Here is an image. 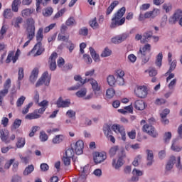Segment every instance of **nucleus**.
Listing matches in <instances>:
<instances>
[{
  "label": "nucleus",
  "mask_w": 182,
  "mask_h": 182,
  "mask_svg": "<svg viewBox=\"0 0 182 182\" xmlns=\"http://www.w3.org/2000/svg\"><path fill=\"white\" fill-rule=\"evenodd\" d=\"M81 171V178H86L89 174H90V166L85 165L83 167L80 168Z\"/></svg>",
  "instance_id": "nucleus-22"
},
{
  "label": "nucleus",
  "mask_w": 182,
  "mask_h": 182,
  "mask_svg": "<svg viewBox=\"0 0 182 182\" xmlns=\"http://www.w3.org/2000/svg\"><path fill=\"white\" fill-rule=\"evenodd\" d=\"M65 157H68L70 159H73V156H75V150L73 148H69L65 151Z\"/></svg>",
  "instance_id": "nucleus-44"
},
{
  "label": "nucleus",
  "mask_w": 182,
  "mask_h": 182,
  "mask_svg": "<svg viewBox=\"0 0 182 182\" xmlns=\"http://www.w3.org/2000/svg\"><path fill=\"white\" fill-rule=\"evenodd\" d=\"M107 159V156L106 155V152H95L93 155V160L95 164H100V163H103L105 160Z\"/></svg>",
  "instance_id": "nucleus-9"
},
{
  "label": "nucleus",
  "mask_w": 182,
  "mask_h": 182,
  "mask_svg": "<svg viewBox=\"0 0 182 182\" xmlns=\"http://www.w3.org/2000/svg\"><path fill=\"white\" fill-rule=\"evenodd\" d=\"M169 63V69L165 73V76H168L166 77V83H168V82L171 81V79H174L176 75L174 73H172L171 72L174 71L177 66V60H173L171 62H168Z\"/></svg>",
  "instance_id": "nucleus-5"
},
{
  "label": "nucleus",
  "mask_w": 182,
  "mask_h": 182,
  "mask_svg": "<svg viewBox=\"0 0 182 182\" xmlns=\"http://www.w3.org/2000/svg\"><path fill=\"white\" fill-rule=\"evenodd\" d=\"M26 100V97H25V96L20 97L16 102L17 107H21V106L23 105V102H25Z\"/></svg>",
  "instance_id": "nucleus-62"
},
{
  "label": "nucleus",
  "mask_w": 182,
  "mask_h": 182,
  "mask_svg": "<svg viewBox=\"0 0 182 182\" xmlns=\"http://www.w3.org/2000/svg\"><path fill=\"white\" fill-rule=\"evenodd\" d=\"M143 132L145 133H147L149 136L151 137H157L159 134H157V132H156V129L153 127L151 125L145 124L143 126Z\"/></svg>",
  "instance_id": "nucleus-13"
},
{
  "label": "nucleus",
  "mask_w": 182,
  "mask_h": 182,
  "mask_svg": "<svg viewBox=\"0 0 182 182\" xmlns=\"http://www.w3.org/2000/svg\"><path fill=\"white\" fill-rule=\"evenodd\" d=\"M56 59H58V53H53L48 61L50 70H56Z\"/></svg>",
  "instance_id": "nucleus-15"
},
{
  "label": "nucleus",
  "mask_w": 182,
  "mask_h": 182,
  "mask_svg": "<svg viewBox=\"0 0 182 182\" xmlns=\"http://www.w3.org/2000/svg\"><path fill=\"white\" fill-rule=\"evenodd\" d=\"M145 73H149V76L153 77V76H156L157 75V70L154 68H150L145 70Z\"/></svg>",
  "instance_id": "nucleus-51"
},
{
  "label": "nucleus",
  "mask_w": 182,
  "mask_h": 182,
  "mask_svg": "<svg viewBox=\"0 0 182 182\" xmlns=\"http://www.w3.org/2000/svg\"><path fill=\"white\" fill-rule=\"evenodd\" d=\"M38 75H39V70L38 68H34L29 77L31 83H35L38 80Z\"/></svg>",
  "instance_id": "nucleus-23"
},
{
  "label": "nucleus",
  "mask_w": 182,
  "mask_h": 182,
  "mask_svg": "<svg viewBox=\"0 0 182 182\" xmlns=\"http://www.w3.org/2000/svg\"><path fill=\"white\" fill-rule=\"evenodd\" d=\"M112 55V50L108 48H105V50L101 53L102 58H107V56H110Z\"/></svg>",
  "instance_id": "nucleus-54"
},
{
  "label": "nucleus",
  "mask_w": 182,
  "mask_h": 182,
  "mask_svg": "<svg viewBox=\"0 0 182 182\" xmlns=\"http://www.w3.org/2000/svg\"><path fill=\"white\" fill-rule=\"evenodd\" d=\"M53 14V9L52 7H47L43 11V16L48 17L50 16Z\"/></svg>",
  "instance_id": "nucleus-43"
},
{
  "label": "nucleus",
  "mask_w": 182,
  "mask_h": 182,
  "mask_svg": "<svg viewBox=\"0 0 182 182\" xmlns=\"http://www.w3.org/2000/svg\"><path fill=\"white\" fill-rule=\"evenodd\" d=\"M65 25H67V26H76V20L74 17H70L65 21Z\"/></svg>",
  "instance_id": "nucleus-41"
},
{
  "label": "nucleus",
  "mask_w": 182,
  "mask_h": 182,
  "mask_svg": "<svg viewBox=\"0 0 182 182\" xmlns=\"http://www.w3.org/2000/svg\"><path fill=\"white\" fill-rule=\"evenodd\" d=\"M65 116L68 117V119L75 120V119H76V111L73 109H68L65 113Z\"/></svg>",
  "instance_id": "nucleus-38"
},
{
  "label": "nucleus",
  "mask_w": 182,
  "mask_h": 182,
  "mask_svg": "<svg viewBox=\"0 0 182 182\" xmlns=\"http://www.w3.org/2000/svg\"><path fill=\"white\" fill-rule=\"evenodd\" d=\"M172 9L173 5L171 4V3H165L162 6V9H164L165 12H166V14H168V12H170Z\"/></svg>",
  "instance_id": "nucleus-46"
},
{
  "label": "nucleus",
  "mask_w": 182,
  "mask_h": 182,
  "mask_svg": "<svg viewBox=\"0 0 182 182\" xmlns=\"http://www.w3.org/2000/svg\"><path fill=\"white\" fill-rule=\"evenodd\" d=\"M41 79H42L46 86H49V83H50V75L48 71L43 73Z\"/></svg>",
  "instance_id": "nucleus-26"
},
{
  "label": "nucleus",
  "mask_w": 182,
  "mask_h": 182,
  "mask_svg": "<svg viewBox=\"0 0 182 182\" xmlns=\"http://www.w3.org/2000/svg\"><path fill=\"white\" fill-rule=\"evenodd\" d=\"M182 18V11L178 9L175 11L172 18L169 19L170 23H176V22H178V20Z\"/></svg>",
  "instance_id": "nucleus-20"
},
{
  "label": "nucleus",
  "mask_w": 182,
  "mask_h": 182,
  "mask_svg": "<svg viewBox=\"0 0 182 182\" xmlns=\"http://www.w3.org/2000/svg\"><path fill=\"white\" fill-rule=\"evenodd\" d=\"M39 139H40L41 141H42V142L48 141V134H46V133L45 132L41 131L40 132Z\"/></svg>",
  "instance_id": "nucleus-52"
},
{
  "label": "nucleus",
  "mask_w": 182,
  "mask_h": 182,
  "mask_svg": "<svg viewBox=\"0 0 182 182\" xmlns=\"http://www.w3.org/2000/svg\"><path fill=\"white\" fill-rule=\"evenodd\" d=\"M22 4L21 0H14L11 4V9L13 12H18L19 11V6Z\"/></svg>",
  "instance_id": "nucleus-30"
},
{
  "label": "nucleus",
  "mask_w": 182,
  "mask_h": 182,
  "mask_svg": "<svg viewBox=\"0 0 182 182\" xmlns=\"http://www.w3.org/2000/svg\"><path fill=\"white\" fill-rule=\"evenodd\" d=\"M87 82H90L95 97H100L102 90H100V86L99 85L97 81L93 78H91L87 80Z\"/></svg>",
  "instance_id": "nucleus-6"
},
{
  "label": "nucleus",
  "mask_w": 182,
  "mask_h": 182,
  "mask_svg": "<svg viewBox=\"0 0 182 182\" xmlns=\"http://www.w3.org/2000/svg\"><path fill=\"white\" fill-rule=\"evenodd\" d=\"M25 138H18L16 143V146L18 149H22L25 146Z\"/></svg>",
  "instance_id": "nucleus-48"
},
{
  "label": "nucleus",
  "mask_w": 182,
  "mask_h": 182,
  "mask_svg": "<svg viewBox=\"0 0 182 182\" xmlns=\"http://www.w3.org/2000/svg\"><path fill=\"white\" fill-rule=\"evenodd\" d=\"M86 93H87V90H86V88H83L76 92V96L77 97H85V96H86Z\"/></svg>",
  "instance_id": "nucleus-53"
},
{
  "label": "nucleus",
  "mask_w": 182,
  "mask_h": 182,
  "mask_svg": "<svg viewBox=\"0 0 182 182\" xmlns=\"http://www.w3.org/2000/svg\"><path fill=\"white\" fill-rule=\"evenodd\" d=\"M43 52H45V48L42 46V43H37L31 50V53L33 56H41Z\"/></svg>",
  "instance_id": "nucleus-11"
},
{
  "label": "nucleus",
  "mask_w": 182,
  "mask_h": 182,
  "mask_svg": "<svg viewBox=\"0 0 182 182\" xmlns=\"http://www.w3.org/2000/svg\"><path fill=\"white\" fill-rule=\"evenodd\" d=\"M14 52H10L7 56V58L6 60V63H11V61L12 60L13 63H16V60L19 59V55H21V50L17 49L15 55Z\"/></svg>",
  "instance_id": "nucleus-12"
},
{
  "label": "nucleus",
  "mask_w": 182,
  "mask_h": 182,
  "mask_svg": "<svg viewBox=\"0 0 182 182\" xmlns=\"http://www.w3.org/2000/svg\"><path fill=\"white\" fill-rule=\"evenodd\" d=\"M128 37H129V34L123 33V34H121L119 36L113 37L111 39V42L112 43H115V44L122 43V42L126 41V39H127Z\"/></svg>",
  "instance_id": "nucleus-18"
},
{
  "label": "nucleus",
  "mask_w": 182,
  "mask_h": 182,
  "mask_svg": "<svg viewBox=\"0 0 182 182\" xmlns=\"http://www.w3.org/2000/svg\"><path fill=\"white\" fill-rule=\"evenodd\" d=\"M140 160H141V155L136 156L132 162V166H134V167H137V166H139V163H140Z\"/></svg>",
  "instance_id": "nucleus-64"
},
{
  "label": "nucleus",
  "mask_w": 182,
  "mask_h": 182,
  "mask_svg": "<svg viewBox=\"0 0 182 182\" xmlns=\"http://www.w3.org/2000/svg\"><path fill=\"white\" fill-rule=\"evenodd\" d=\"M4 16L6 19H11L12 16H14V13H12V10L11 9H6L4 11Z\"/></svg>",
  "instance_id": "nucleus-42"
},
{
  "label": "nucleus",
  "mask_w": 182,
  "mask_h": 182,
  "mask_svg": "<svg viewBox=\"0 0 182 182\" xmlns=\"http://www.w3.org/2000/svg\"><path fill=\"white\" fill-rule=\"evenodd\" d=\"M65 139L63 135H56L54 138H53L52 142L53 144H59V143H62Z\"/></svg>",
  "instance_id": "nucleus-34"
},
{
  "label": "nucleus",
  "mask_w": 182,
  "mask_h": 182,
  "mask_svg": "<svg viewBox=\"0 0 182 182\" xmlns=\"http://www.w3.org/2000/svg\"><path fill=\"white\" fill-rule=\"evenodd\" d=\"M38 105L39 107H41L46 110V109H48V106H49V102H48L47 100H43L42 102H38Z\"/></svg>",
  "instance_id": "nucleus-59"
},
{
  "label": "nucleus",
  "mask_w": 182,
  "mask_h": 182,
  "mask_svg": "<svg viewBox=\"0 0 182 182\" xmlns=\"http://www.w3.org/2000/svg\"><path fill=\"white\" fill-rule=\"evenodd\" d=\"M83 60L87 65H91L92 63L93 62V60H92V58L89 54H84L83 55Z\"/></svg>",
  "instance_id": "nucleus-50"
},
{
  "label": "nucleus",
  "mask_w": 182,
  "mask_h": 182,
  "mask_svg": "<svg viewBox=\"0 0 182 182\" xmlns=\"http://www.w3.org/2000/svg\"><path fill=\"white\" fill-rule=\"evenodd\" d=\"M170 140H171V132H166L164 135V143H170Z\"/></svg>",
  "instance_id": "nucleus-56"
},
{
  "label": "nucleus",
  "mask_w": 182,
  "mask_h": 182,
  "mask_svg": "<svg viewBox=\"0 0 182 182\" xmlns=\"http://www.w3.org/2000/svg\"><path fill=\"white\" fill-rule=\"evenodd\" d=\"M26 29L27 32V39H28L23 45V48H26L31 41L35 38V20L29 18L26 21Z\"/></svg>",
  "instance_id": "nucleus-1"
},
{
  "label": "nucleus",
  "mask_w": 182,
  "mask_h": 182,
  "mask_svg": "<svg viewBox=\"0 0 182 182\" xmlns=\"http://www.w3.org/2000/svg\"><path fill=\"white\" fill-rule=\"evenodd\" d=\"M90 53L94 62H99L100 60V55L96 53V50L92 47L90 48Z\"/></svg>",
  "instance_id": "nucleus-28"
},
{
  "label": "nucleus",
  "mask_w": 182,
  "mask_h": 182,
  "mask_svg": "<svg viewBox=\"0 0 182 182\" xmlns=\"http://www.w3.org/2000/svg\"><path fill=\"white\" fill-rule=\"evenodd\" d=\"M75 43H73L70 41H68L67 48L68 49L70 53H72V52H73V49H75Z\"/></svg>",
  "instance_id": "nucleus-63"
},
{
  "label": "nucleus",
  "mask_w": 182,
  "mask_h": 182,
  "mask_svg": "<svg viewBox=\"0 0 182 182\" xmlns=\"http://www.w3.org/2000/svg\"><path fill=\"white\" fill-rule=\"evenodd\" d=\"M107 82L109 86L113 87L116 85V78L114 75H110L107 77Z\"/></svg>",
  "instance_id": "nucleus-40"
},
{
  "label": "nucleus",
  "mask_w": 182,
  "mask_h": 182,
  "mask_svg": "<svg viewBox=\"0 0 182 182\" xmlns=\"http://www.w3.org/2000/svg\"><path fill=\"white\" fill-rule=\"evenodd\" d=\"M1 139L2 141H5V143H9V131L6 129L1 130L0 132Z\"/></svg>",
  "instance_id": "nucleus-24"
},
{
  "label": "nucleus",
  "mask_w": 182,
  "mask_h": 182,
  "mask_svg": "<svg viewBox=\"0 0 182 182\" xmlns=\"http://www.w3.org/2000/svg\"><path fill=\"white\" fill-rule=\"evenodd\" d=\"M127 60L130 63H136V61L137 60V57L134 55V54H129L127 56Z\"/></svg>",
  "instance_id": "nucleus-61"
},
{
  "label": "nucleus",
  "mask_w": 182,
  "mask_h": 182,
  "mask_svg": "<svg viewBox=\"0 0 182 182\" xmlns=\"http://www.w3.org/2000/svg\"><path fill=\"white\" fill-rule=\"evenodd\" d=\"M114 75L116 77H124V71L122 69H117L115 70Z\"/></svg>",
  "instance_id": "nucleus-60"
},
{
  "label": "nucleus",
  "mask_w": 182,
  "mask_h": 182,
  "mask_svg": "<svg viewBox=\"0 0 182 182\" xmlns=\"http://www.w3.org/2000/svg\"><path fill=\"white\" fill-rule=\"evenodd\" d=\"M85 149V142L82 140H78L75 144V152L77 156L83 154V149Z\"/></svg>",
  "instance_id": "nucleus-14"
},
{
  "label": "nucleus",
  "mask_w": 182,
  "mask_h": 182,
  "mask_svg": "<svg viewBox=\"0 0 182 182\" xmlns=\"http://www.w3.org/2000/svg\"><path fill=\"white\" fill-rule=\"evenodd\" d=\"M116 95V91L113 88H109L106 90V98L107 99H112Z\"/></svg>",
  "instance_id": "nucleus-39"
},
{
  "label": "nucleus",
  "mask_w": 182,
  "mask_h": 182,
  "mask_svg": "<svg viewBox=\"0 0 182 182\" xmlns=\"http://www.w3.org/2000/svg\"><path fill=\"white\" fill-rule=\"evenodd\" d=\"M118 151H119V146H112L109 149V156H111L112 157H113L114 156H116V153H117Z\"/></svg>",
  "instance_id": "nucleus-58"
},
{
  "label": "nucleus",
  "mask_w": 182,
  "mask_h": 182,
  "mask_svg": "<svg viewBox=\"0 0 182 182\" xmlns=\"http://www.w3.org/2000/svg\"><path fill=\"white\" fill-rule=\"evenodd\" d=\"M90 25L92 29H97V28H99V23H97V20H96V18H94L90 21Z\"/></svg>",
  "instance_id": "nucleus-57"
},
{
  "label": "nucleus",
  "mask_w": 182,
  "mask_h": 182,
  "mask_svg": "<svg viewBox=\"0 0 182 182\" xmlns=\"http://www.w3.org/2000/svg\"><path fill=\"white\" fill-rule=\"evenodd\" d=\"M126 14V8H121L112 18L111 28H117V26H122L126 22V18L123 16Z\"/></svg>",
  "instance_id": "nucleus-2"
},
{
  "label": "nucleus",
  "mask_w": 182,
  "mask_h": 182,
  "mask_svg": "<svg viewBox=\"0 0 182 182\" xmlns=\"http://www.w3.org/2000/svg\"><path fill=\"white\" fill-rule=\"evenodd\" d=\"M37 43H41L43 41V28H40L36 34Z\"/></svg>",
  "instance_id": "nucleus-31"
},
{
  "label": "nucleus",
  "mask_w": 182,
  "mask_h": 182,
  "mask_svg": "<svg viewBox=\"0 0 182 182\" xmlns=\"http://www.w3.org/2000/svg\"><path fill=\"white\" fill-rule=\"evenodd\" d=\"M134 107L136 110H144L146 109V102L141 100H138L134 102Z\"/></svg>",
  "instance_id": "nucleus-21"
},
{
  "label": "nucleus",
  "mask_w": 182,
  "mask_h": 182,
  "mask_svg": "<svg viewBox=\"0 0 182 182\" xmlns=\"http://www.w3.org/2000/svg\"><path fill=\"white\" fill-rule=\"evenodd\" d=\"M176 85H177V78H174L171 80L168 84V87L169 90H174V87H176Z\"/></svg>",
  "instance_id": "nucleus-47"
},
{
  "label": "nucleus",
  "mask_w": 182,
  "mask_h": 182,
  "mask_svg": "<svg viewBox=\"0 0 182 182\" xmlns=\"http://www.w3.org/2000/svg\"><path fill=\"white\" fill-rule=\"evenodd\" d=\"M171 150H172V151H175L176 153H180V151H182V146L177 144V140L173 139L171 146Z\"/></svg>",
  "instance_id": "nucleus-25"
},
{
  "label": "nucleus",
  "mask_w": 182,
  "mask_h": 182,
  "mask_svg": "<svg viewBox=\"0 0 182 182\" xmlns=\"http://www.w3.org/2000/svg\"><path fill=\"white\" fill-rule=\"evenodd\" d=\"M150 50H151V46L150 44H146L144 47L139 49V51L138 52L139 58H144Z\"/></svg>",
  "instance_id": "nucleus-17"
},
{
  "label": "nucleus",
  "mask_w": 182,
  "mask_h": 182,
  "mask_svg": "<svg viewBox=\"0 0 182 182\" xmlns=\"http://www.w3.org/2000/svg\"><path fill=\"white\" fill-rule=\"evenodd\" d=\"M71 104L72 103L70 102V100L69 99L63 100L62 97H60L56 102L57 107H62V108L70 107Z\"/></svg>",
  "instance_id": "nucleus-16"
},
{
  "label": "nucleus",
  "mask_w": 182,
  "mask_h": 182,
  "mask_svg": "<svg viewBox=\"0 0 182 182\" xmlns=\"http://www.w3.org/2000/svg\"><path fill=\"white\" fill-rule=\"evenodd\" d=\"M117 5H119L118 1H114V2H112L107 10V15H110V14L113 12V10L114 9V8H116V6H117Z\"/></svg>",
  "instance_id": "nucleus-36"
},
{
  "label": "nucleus",
  "mask_w": 182,
  "mask_h": 182,
  "mask_svg": "<svg viewBox=\"0 0 182 182\" xmlns=\"http://www.w3.org/2000/svg\"><path fill=\"white\" fill-rule=\"evenodd\" d=\"M21 124H22V120L19 119H16L13 123L12 129H19L21 127Z\"/></svg>",
  "instance_id": "nucleus-49"
},
{
  "label": "nucleus",
  "mask_w": 182,
  "mask_h": 182,
  "mask_svg": "<svg viewBox=\"0 0 182 182\" xmlns=\"http://www.w3.org/2000/svg\"><path fill=\"white\" fill-rule=\"evenodd\" d=\"M32 12L33 11H32L31 9H25L21 11V16H23V18H28V16H31Z\"/></svg>",
  "instance_id": "nucleus-45"
},
{
  "label": "nucleus",
  "mask_w": 182,
  "mask_h": 182,
  "mask_svg": "<svg viewBox=\"0 0 182 182\" xmlns=\"http://www.w3.org/2000/svg\"><path fill=\"white\" fill-rule=\"evenodd\" d=\"M25 76V73L23 72V68H19L18 72V86H21V81L23 80V77Z\"/></svg>",
  "instance_id": "nucleus-33"
},
{
  "label": "nucleus",
  "mask_w": 182,
  "mask_h": 182,
  "mask_svg": "<svg viewBox=\"0 0 182 182\" xmlns=\"http://www.w3.org/2000/svg\"><path fill=\"white\" fill-rule=\"evenodd\" d=\"M112 129L115 133H117V134H121L122 140H123V141H126V129H124V127L120 124H114L112 126Z\"/></svg>",
  "instance_id": "nucleus-8"
},
{
  "label": "nucleus",
  "mask_w": 182,
  "mask_h": 182,
  "mask_svg": "<svg viewBox=\"0 0 182 182\" xmlns=\"http://www.w3.org/2000/svg\"><path fill=\"white\" fill-rule=\"evenodd\" d=\"M33 170H35V167L33 166V165H28L24 169L23 174V176H29V174L33 173Z\"/></svg>",
  "instance_id": "nucleus-37"
},
{
  "label": "nucleus",
  "mask_w": 182,
  "mask_h": 182,
  "mask_svg": "<svg viewBox=\"0 0 182 182\" xmlns=\"http://www.w3.org/2000/svg\"><path fill=\"white\" fill-rule=\"evenodd\" d=\"M147 166H151L153 164V159H154V155L153 154V151L147 150Z\"/></svg>",
  "instance_id": "nucleus-32"
},
{
  "label": "nucleus",
  "mask_w": 182,
  "mask_h": 182,
  "mask_svg": "<svg viewBox=\"0 0 182 182\" xmlns=\"http://www.w3.org/2000/svg\"><path fill=\"white\" fill-rule=\"evenodd\" d=\"M155 65L158 68H161L163 65V53L160 52L156 57Z\"/></svg>",
  "instance_id": "nucleus-29"
},
{
  "label": "nucleus",
  "mask_w": 182,
  "mask_h": 182,
  "mask_svg": "<svg viewBox=\"0 0 182 182\" xmlns=\"http://www.w3.org/2000/svg\"><path fill=\"white\" fill-rule=\"evenodd\" d=\"M134 94L137 97H139V99H145V97H147L148 95L147 87L144 85L138 86L134 90Z\"/></svg>",
  "instance_id": "nucleus-7"
},
{
  "label": "nucleus",
  "mask_w": 182,
  "mask_h": 182,
  "mask_svg": "<svg viewBox=\"0 0 182 182\" xmlns=\"http://www.w3.org/2000/svg\"><path fill=\"white\" fill-rule=\"evenodd\" d=\"M160 15V9H154L151 11H147L144 14V18H148V19H154L156 16Z\"/></svg>",
  "instance_id": "nucleus-19"
},
{
  "label": "nucleus",
  "mask_w": 182,
  "mask_h": 182,
  "mask_svg": "<svg viewBox=\"0 0 182 182\" xmlns=\"http://www.w3.org/2000/svg\"><path fill=\"white\" fill-rule=\"evenodd\" d=\"M39 118H41V114L36 113V111L33 113H29L26 116V119H28V120H33Z\"/></svg>",
  "instance_id": "nucleus-35"
},
{
  "label": "nucleus",
  "mask_w": 182,
  "mask_h": 182,
  "mask_svg": "<svg viewBox=\"0 0 182 182\" xmlns=\"http://www.w3.org/2000/svg\"><path fill=\"white\" fill-rule=\"evenodd\" d=\"M103 132L105 136L108 140H110L112 143H116V139H114V136H113V132L112 131V128H110V126L105 125L103 127Z\"/></svg>",
  "instance_id": "nucleus-10"
},
{
  "label": "nucleus",
  "mask_w": 182,
  "mask_h": 182,
  "mask_svg": "<svg viewBox=\"0 0 182 182\" xmlns=\"http://www.w3.org/2000/svg\"><path fill=\"white\" fill-rule=\"evenodd\" d=\"M174 164L178 170H181V157L171 156L166 166V171H171L173 169Z\"/></svg>",
  "instance_id": "nucleus-3"
},
{
  "label": "nucleus",
  "mask_w": 182,
  "mask_h": 182,
  "mask_svg": "<svg viewBox=\"0 0 182 182\" xmlns=\"http://www.w3.org/2000/svg\"><path fill=\"white\" fill-rule=\"evenodd\" d=\"M120 151L122 155H120L118 159H112V166L113 168H115V170H119L120 167L124 164L123 159L126 157V152H124V150L123 149H122Z\"/></svg>",
  "instance_id": "nucleus-4"
},
{
  "label": "nucleus",
  "mask_w": 182,
  "mask_h": 182,
  "mask_svg": "<svg viewBox=\"0 0 182 182\" xmlns=\"http://www.w3.org/2000/svg\"><path fill=\"white\" fill-rule=\"evenodd\" d=\"M22 22H23V19L22 17L18 16L12 20L11 25H14V28L19 29V28H21L20 24L22 23Z\"/></svg>",
  "instance_id": "nucleus-27"
},
{
  "label": "nucleus",
  "mask_w": 182,
  "mask_h": 182,
  "mask_svg": "<svg viewBox=\"0 0 182 182\" xmlns=\"http://www.w3.org/2000/svg\"><path fill=\"white\" fill-rule=\"evenodd\" d=\"M8 95L7 90H3L0 91V106H2V102L4 101V97Z\"/></svg>",
  "instance_id": "nucleus-55"
}]
</instances>
